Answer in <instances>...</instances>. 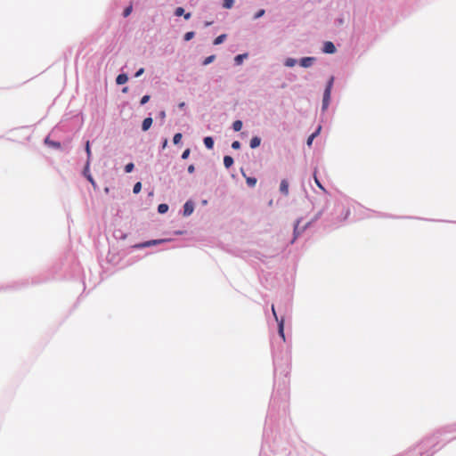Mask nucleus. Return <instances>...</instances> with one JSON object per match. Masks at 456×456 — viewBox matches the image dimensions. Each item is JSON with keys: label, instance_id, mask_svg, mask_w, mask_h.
<instances>
[{"label": "nucleus", "instance_id": "obj_29", "mask_svg": "<svg viewBox=\"0 0 456 456\" xmlns=\"http://www.w3.org/2000/svg\"><path fill=\"white\" fill-rule=\"evenodd\" d=\"M86 154H87V158L89 159L90 157H91V150H90V142H89V141H87L86 143Z\"/></svg>", "mask_w": 456, "mask_h": 456}, {"label": "nucleus", "instance_id": "obj_12", "mask_svg": "<svg viewBox=\"0 0 456 456\" xmlns=\"http://www.w3.org/2000/svg\"><path fill=\"white\" fill-rule=\"evenodd\" d=\"M260 143H261V139L257 136H255L250 140V147L252 149L258 147L260 145Z\"/></svg>", "mask_w": 456, "mask_h": 456}, {"label": "nucleus", "instance_id": "obj_9", "mask_svg": "<svg viewBox=\"0 0 456 456\" xmlns=\"http://www.w3.org/2000/svg\"><path fill=\"white\" fill-rule=\"evenodd\" d=\"M45 143L50 147H53V148H56V149H61V143L59 142H53L52 140H50L49 137H46L45 140Z\"/></svg>", "mask_w": 456, "mask_h": 456}, {"label": "nucleus", "instance_id": "obj_33", "mask_svg": "<svg viewBox=\"0 0 456 456\" xmlns=\"http://www.w3.org/2000/svg\"><path fill=\"white\" fill-rule=\"evenodd\" d=\"M150 100V95H144L142 96V98L141 99V104L143 105L145 103H147Z\"/></svg>", "mask_w": 456, "mask_h": 456}, {"label": "nucleus", "instance_id": "obj_20", "mask_svg": "<svg viewBox=\"0 0 456 456\" xmlns=\"http://www.w3.org/2000/svg\"><path fill=\"white\" fill-rule=\"evenodd\" d=\"M247 57V54H239L235 57L234 61L236 62V64H241L242 61L244 58Z\"/></svg>", "mask_w": 456, "mask_h": 456}, {"label": "nucleus", "instance_id": "obj_32", "mask_svg": "<svg viewBox=\"0 0 456 456\" xmlns=\"http://www.w3.org/2000/svg\"><path fill=\"white\" fill-rule=\"evenodd\" d=\"M190 152H191L190 149H186V150L183 152V154H182V159H186L189 157Z\"/></svg>", "mask_w": 456, "mask_h": 456}, {"label": "nucleus", "instance_id": "obj_19", "mask_svg": "<svg viewBox=\"0 0 456 456\" xmlns=\"http://www.w3.org/2000/svg\"><path fill=\"white\" fill-rule=\"evenodd\" d=\"M246 182L249 187H254L256 183V179L254 177H247Z\"/></svg>", "mask_w": 456, "mask_h": 456}, {"label": "nucleus", "instance_id": "obj_43", "mask_svg": "<svg viewBox=\"0 0 456 456\" xmlns=\"http://www.w3.org/2000/svg\"><path fill=\"white\" fill-rule=\"evenodd\" d=\"M126 91H127V87H125V88L123 89V92H125V93H126Z\"/></svg>", "mask_w": 456, "mask_h": 456}, {"label": "nucleus", "instance_id": "obj_35", "mask_svg": "<svg viewBox=\"0 0 456 456\" xmlns=\"http://www.w3.org/2000/svg\"><path fill=\"white\" fill-rule=\"evenodd\" d=\"M159 116L161 120H165L166 118V112L164 110H161L159 113Z\"/></svg>", "mask_w": 456, "mask_h": 456}, {"label": "nucleus", "instance_id": "obj_42", "mask_svg": "<svg viewBox=\"0 0 456 456\" xmlns=\"http://www.w3.org/2000/svg\"><path fill=\"white\" fill-rule=\"evenodd\" d=\"M184 105H185V104H184V102H181V103L179 104V108H183V107H184Z\"/></svg>", "mask_w": 456, "mask_h": 456}, {"label": "nucleus", "instance_id": "obj_28", "mask_svg": "<svg viewBox=\"0 0 456 456\" xmlns=\"http://www.w3.org/2000/svg\"><path fill=\"white\" fill-rule=\"evenodd\" d=\"M184 13V9L183 7H177L175 11V14L176 16H182Z\"/></svg>", "mask_w": 456, "mask_h": 456}, {"label": "nucleus", "instance_id": "obj_16", "mask_svg": "<svg viewBox=\"0 0 456 456\" xmlns=\"http://www.w3.org/2000/svg\"><path fill=\"white\" fill-rule=\"evenodd\" d=\"M321 127H319L317 129V131L315 133H313L307 139V145L308 146H311L312 145V142H313V140L314 139V137L318 134L319 131H320Z\"/></svg>", "mask_w": 456, "mask_h": 456}, {"label": "nucleus", "instance_id": "obj_1", "mask_svg": "<svg viewBox=\"0 0 456 456\" xmlns=\"http://www.w3.org/2000/svg\"><path fill=\"white\" fill-rule=\"evenodd\" d=\"M333 77H330L327 86L325 88L324 94H323V99H322V109L326 110L329 106L330 100V94H331V88L333 85Z\"/></svg>", "mask_w": 456, "mask_h": 456}, {"label": "nucleus", "instance_id": "obj_21", "mask_svg": "<svg viewBox=\"0 0 456 456\" xmlns=\"http://www.w3.org/2000/svg\"><path fill=\"white\" fill-rule=\"evenodd\" d=\"M142 190V183L140 182H137L134 185V189H133V191L134 193L137 194L141 191Z\"/></svg>", "mask_w": 456, "mask_h": 456}, {"label": "nucleus", "instance_id": "obj_23", "mask_svg": "<svg viewBox=\"0 0 456 456\" xmlns=\"http://www.w3.org/2000/svg\"><path fill=\"white\" fill-rule=\"evenodd\" d=\"M182 139V134L177 133L174 135L173 142L175 144H178Z\"/></svg>", "mask_w": 456, "mask_h": 456}, {"label": "nucleus", "instance_id": "obj_38", "mask_svg": "<svg viewBox=\"0 0 456 456\" xmlns=\"http://www.w3.org/2000/svg\"><path fill=\"white\" fill-rule=\"evenodd\" d=\"M87 179L92 183L93 185H94V181L90 175H87Z\"/></svg>", "mask_w": 456, "mask_h": 456}, {"label": "nucleus", "instance_id": "obj_24", "mask_svg": "<svg viewBox=\"0 0 456 456\" xmlns=\"http://www.w3.org/2000/svg\"><path fill=\"white\" fill-rule=\"evenodd\" d=\"M194 37V32L193 31H189L187 33H185L184 35V40L185 41H190L191 39H192Z\"/></svg>", "mask_w": 456, "mask_h": 456}, {"label": "nucleus", "instance_id": "obj_6", "mask_svg": "<svg viewBox=\"0 0 456 456\" xmlns=\"http://www.w3.org/2000/svg\"><path fill=\"white\" fill-rule=\"evenodd\" d=\"M280 191L285 196L289 194V183L286 179L281 180L280 184Z\"/></svg>", "mask_w": 456, "mask_h": 456}, {"label": "nucleus", "instance_id": "obj_17", "mask_svg": "<svg viewBox=\"0 0 456 456\" xmlns=\"http://www.w3.org/2000/svg\"><path fill=\"white\" fill-rule=\"evenodd\" d=\"M168 210V206L167 204H159L158 207V211L160 214H164Z\"/></svg>", "mask_w": 456, "mask_h": 456}, {"label": "nucleus", "instance_id": "obj_14", "mask_svg": "<svg viewBox=\"0 0 456 456\" xmlns=\"http://www.w3.org/2000/svg\"><path fill=\"white\" fill-rule=\"evenodd\" d=\"M232 128L234 131L239 132L242 128V122L240 120H236L232 124Z\"/></svg>", "mask_w": 456, "mask_h": 456}, {"label": "nucleus", "instance_id": "obj_13", "mask_svg": "<svg viewBox=\"0 0 456 456\" xmlns=\"http://www.w3.org/2000/svg\"><path fill=\"white\" fill-rule=\"evenodd\" d=\"M233 164V159L231 156H224V165L226 168H229Z\"/></svg>", "mask_w": 456, "mask_h": 456}, {"label": "nucleus", "instance_id": "obj_3", "mask_svg": "<svg viewBox=\"0 0 456 456\" xmlns=\"http://www.w3.org/2000/svg\"><path fill=\"white\" fill-rule=\"evenodd\" d=\"M322 50L326 53H334L336 52V47L332 42L327 41L324 43Z\"/></svg>", "mask_w": 456, "mask_h": 456}, {"label": "nucleus", "instance_id": "obj_2", "mask_svg": "<svg viewBox=\"0 0 456 456\" xmlns=\"http://www.w3.org/2000/svg\"><path fill=\"white\" fill-rule=\"evenodd\" d=\"M272 313L276 320V322H278V332H279V335L281 337V338L283 339V341H285V335H284V319L281 318V319H279L278 316H277V314H276V311H275V308H274V305H272Z\"/></svg>", "mask_w": 456, "mask_h": 456}, {"label": "nucleus", "instance_id": "obj_7", "mask_svg": "<svg viewBox=\"0 0 456 456\" xmlns=\"http://www.w3.org/2000/svg\"><path fill=\"white\" fill-rule=\"evenodd\" d=\"M164 240H149V241H146L144 243H142L140 245H138L137 247L139 248H146V247H151V246H153V245H157V244H159L161 242H163Z\"/></svg>", "mask_w": 456, "mask_h": 456}, {"label": "nucleus", "instance_id": "obj_26", "mask_svg": "<svg viewBox=\"0 0 456 456\" xmlns=\"http://www.w3.org/2000/svg\"><path fill=\"white\" fill-rule=\"evenodd\" d=\"M132 10H133L132 5L127 6V7L124 10V12H123V15H124V17H127V16H129V15H130V13L132 12Z\"/></svg>", "mask_w": 456, "mask_h": 456}, {"label": "nucleus", "instance_id": "obj_40", "mask_svg": "<svg viewBox=\"0 0 456 456\" xmlns=\"http://www.w3.org/2000/svg\"><path fill=\"white\" fill-rule=\"evenodd\" d=\"M190 18H191V13L190 12L184 14V19L185 20H189Z\"/></svg>", "mask_w": 456, "mask_h": 456}, {"label": "nucleus", "instance_id": "obj_18", "mask_svg": "<svg viewBox=\"0 0 456 456\" xmlns=\"http://www.w3.org/2000/svg\"><path fill=\"white\" fill-rule=\"evenodd\" d=\"M226 37V35L225 34H223V35H220L218 36L215 40H214V45H219V44H222L224 42V40L225 39Z\"/></svg>", "mask_w": 456, "mask_h": 456}, {"label": "nucleus", "instance_id": "obj_41", "mask_svg": "<svg viewBox=\"0 0 456 456\" xmlns=\"http://www.w3.org/2000/svg\"><path fill=\"white\" fill-rule=\"evenodd\" d=\"M211 24H212V21H207V22L205 23V26H206V27H208V26H210Z\"/></svg>", "mask_w": 456, "mask_h": 456}, {"label": "nucleus", "instance_id": "obj_34", "mask_svg": "<svg viewBox=\"0 0 456 456\" xmlns=\"http://www.w3.org/2000/svg\"><path fill=\"white\" fill-rule=\"evenodd\" d=\"M314 181H315V183L317 184V186H318L320 189H322V190H323V191H324L323 186H322V183L319 182V180H318V178L316 177V175H314Z\"/></svg>", "mask_w": 456, "mask_h": 456}, {"label": "nucleus", "instance_id": "obj_22", "mask_svg": "<svg viewBox=\"0 0 456 456\" xmlns=\"http://www.w3.org/2000/svg\"><path fill=\"white\" fill-rule=\"evenodd\" d=\"M296 62H297V61H296V60H295V59L289 58V59H287V60H286V61H285V65H286L287 67H293V66H295Z\"/></svg>", "mask_w": 456, "mask_h": 456}, {"label": "nucleus", "instance_id": "obj_25", "mask_svg": "<svg viewBox=\"0 0 456 456\" xmlns=\"http://www.w3.org/2000/svg\"><path fill=\"white\" fill-rule=\"evenodd\" d=\"M215 55H210L208 57H207L204 61H203V65H208L209 63H211L214 60H215Z\"/></svg>", "mask_w": 456, "mask_h": 456}, {"label": "nucleus", "instance_id": "obj_30", "mask_svg": "<svg viewBox=\"0 0 456 456\" xmlns=\"http://www.w3.org/2000/svg\"><path fill=\"white\" fill-rule=\"evenodd\" d=\"M265 11L264 9L259 10L254 16V19H258L265 14Z\"/></svg>", "mask_w": 456, "mask_h": 456}, {"label": "nucleus", "instance_id": "obj_36", "mask_svg": "<svg viewBox=\"0 0 456 456\" xmlns=\"http://www.w3.org/2000/svg\"><path fill=\"white\" fill-rule=\"evenodd\" d=\"M194 170H195L194 165H190V166L188 167V172H189L190 174H192V173L194 172Z\"/></svg>", "mask_w": 456, "mask_h": 456}, {"label": "nucleus", "instance_id": "obj_37", "mask_svg": "<svg viewBox=\"0 0 456 456\" xmlns=\"http://www.w3.org/2000/svg\"><path fill=\"white\" fill-rule=\"evenodd\" d=\"M144 72V69H140L136 73L135 77H140Z\"/></svg>", "mask_w": 456, "mask_h": 456}, {"label": "nucleus", "instance_id": "obj_39", "mask_svg": "<svg viewBox=\"0 0 456 456\" xmlns=\"http://www.w3.org/2000/svg\"><path fill=\"white\" fill-rule=\"evenodd\" d=\"M167 145V139H165L163 143H162V148L165 149Z\"/></svg>", "mask_w": 456, "mask_h": 456}, {"label": "nucleus", "instance_id": "obj_5", "mask_svg": "<svg viewBox=\"0 0 456 456\" xmlns=\"http://www.w3.org/2000/svg\"><path fill=\"white\" fill-rule=\"evenodd\" d=\"M314 61V57H304L300 60V65L304 68H308L313 65Z\"/></svg>", "mask_w": 456, "mask_h": 456}, {"label": "nucleus", "instance_id": "obj_15", "mask_svg": "<svg viewBox=\"0 0 456 456\" xmlns=\"http://www.w3.org/2000/svg\"><path fill=\"white\" fill-rule=\"evenodd\" d=\"M234 0H224L223 7L225 9H231L233 6Z\"/></svg>", "mask_w": 456, "mask_h": 456}, {"label": "nucleus", "instance_id": "obj_8", "mask_svg": "<svg viewBox=\"0 0 456 456\" xmlns=\"http://www.w3.org/2000/svg\"><path fill=\"white\" fill-rule=\"evenodd\" d=\"M152 125V118H146L143 119L142 121V131H147L150 129V127Z\"/></svg>", "mask_w": 456, "mask_h": 456}, {"label": "nucleus", "instance_id": "obj_11", "mask_svg": "<svg viewBox=\"0 0 456 456\" xmlns=\"http://www.w3.org/2000/svg\"><path fill=\"white\" fill-rule=\"evenodd\" d=\"M204 144L208 149L211 150L214 147V140L212 137L207 136L204 138Z\"/></svg>", "mask_w": 456, "mask_h": 456}, {"label": "nucleus", "instance_id": "obj_10", "mask_svg": "<svg viewBox=\"0 0 456 456\" xmlns=\"http://www.w3.org/2000/svg\"><path fill=\"white\" fill-rule=\"evenodd\" d=\"M128 77L126 74H119L117 78L116 82L118 85H124L127 82Z\"/></svg>", "mask_w": 456, "mask_h": 456}, {"label": "nucleus", "instance_id": "obj_27", "mask_svg": "<svg viewBox=\"0 0 456 456\" xmlns=\"http://www.w3.org/2000/svg\"><path fill=\"white\" fill-rule=\"evenodd\" d=\"M134 164H133V163H128V164H126V165L125 166V171H126V173H130V172H132V171L134 170Z\"/></svg>", "mask_w": 456, "mask_h": 456}, {"label": "nucleus", "instance_id": "obj_31", "mask_svg": "<svg viewBox=\"0 0 456 456\" xmlns=\"http://www.w3.org/2000/svg\"><path fill=\"white\" fill-rule=\"evenodd\" d=\"M232 148L234 150H239L240 148V142L239 141H234L232 143Z\"/></svg>", "mask_w": 456, "mask_h": 456}, {"label": "nucleus", "instance_id": "obj_4", "mask_svg": "<svg viewBox=\"0 0 456 456\" xmlns=\"http://www.w3.org/2000/svg\"><path fill=\"white\" fill-rule=\"evenodd\" d=\"M194 210L193 203L191 201H187L183 206V215L188 216L191 215Z\"/></svg>", "mask_w": 456, "mask_h": 456}]
</instances>
